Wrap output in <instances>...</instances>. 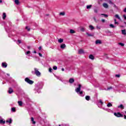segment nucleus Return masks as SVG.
I'll use <instances>...</instances> for the list:
<instances>
[{
	"label": "nucleus",
	"instance_id": "34",
	"mask_svg": "<svg viewBox=\"0 0 126 126\" xmlns=\"http://www.w3.org/2000/svg\"><path fill=\"white\" fill-rule=\"evenodd\" d=\"M87 35H88V36H93V34H92L91 33H89L88 32H87Z\"/></svg>",
	"mask_w": 126,
	"mask_h": 126
},
{
	"label": "nucleus",
	"instance_id": "50",
	"mask_svg": "<svg viewBox=\"0 0 126 126\" xmlns=\"http://www.w3.org/2000/svg\"><path fill=\"white\" fill-rule=\"evenodd\" d=\"M124 12H126V8H125V9H124Z\"/></svg>",
	"mask_w": 126,
	"mask_h": 126
},
{
	"label": "nucleus",
	"instance_id": "37",
	"mask_svg": "<svg viewBox=\"0 0 126 126\" xmlns=\"http://www.w3.org/2000/svg\"><path fill=\"white\" fill-rule=\"evenodd\" d=\"M49 71L52 72V71H53V69H52V68H49Z\"/></svg>",
	"mask_w": 126,
	"mask_h": 126
},
{
	"label": "nucleus",
	"instance_id": "57",
	"mask_svg": "<svg viewBox=\"0 0 126 126\" xmlns=\"http://www.w3.org/2000/svg\"><path fill=\"white\" fill-rule=\"evenodd\" d=\"M1 2H2V0H0V3H1Z\"/></svg>",
	"mask_w": 126,
	"mask_h": 126
},
{
	"label": "nucleus",
	"instance_id": "29",
	"mask_svg": "<svg viewBox=\"0 0 126 126\" xmlns=\"http://www.w3.org/2000/svg\"><path fill=\"white\" fill-rule=\"evenodd\" d=\"M109 26L111 28H115V26H114L113 24H110Z\"/></svg>",
	"mask_w": 126,
	"mask_h": 126
},
{
	"label": "nucleus",
	"instance_id": "51",
	"mask_svg": "<svg viewBox=\"0 0 126 126\" xmlns=\"http://www.w3.org/2000/svg\"><path fill=\"white\" fill-rule=\"evenodd\" d=\"M97 29H101V28L98 26L96 27Z\"/></svg>",
	"mask_w": 126,
	"mask_h": 126
},
{
	"label": "nucleus",
	"instance_id": "36",
	"mask_svg": "<svg viewBox=\"0 0 126 126\" xmlns=\"http://www.w3.org/2000/svg\"><path fill=\"white\" fill-rule=\"evenodd\" d=\"M30 54V51H28L26 53V55H29Z\"/></svg>",
	"mask_w": 126,
	"mask_h": 126
},
{
	"label": "nucleus",
	"instance_id": "11",
	"mask_svg": "<svg viewBox=\"0 0 126 126\" xmlns=\"http://www.w3.org/2000/svg\"><path fill=\"white\" fill-rule=\"evenodd\" d=\"M95 44H102V42H101V40H97L95 41Z\"/></svg>",
	"mask_w": 126,
	"mask_h": 126
},
{
	"label": "nucleus",
	"instance_id": "56",
	"mask_svg": "<svg viewBox=\"0 0 126 126\" xmlns=\"http://www.w3.org/2000/svg\"><path fill=\"white\" fill-rule=\"evenodd\" d=\"M94 21H96V18H94Z\"/></svg>",
	"mask_w": 126,
	"mask_h": 126
},
{
	"label": "nucleus",
	"instance_id": "58",
	"mask_svg": "<svg viewBox=\"0 0 126 126\" xmlns=\"http://www.w3.org/2000/svg\"><path fill=\"white\" fill-rule=\"evenodd\" d=\"M28 49H30V46H28Z\"/></svg>",
	"mask_w": 126,
	"mask_h": 126
},
{
	"label": "nucleus",
	"instance_id": "43",
	"mask_svg": "<svg viewBox=\"0 0 126 126\" xmlns=\"http://www.w3.org/2000/svg\"><path fill=\"white\" fill-rule=\"evenodd\" d=\"M94 12L95 13H97V12H98V10L97 9H94Z\"/></svg>",
	"mask_w": 126,
	"mask_h": 126
},
{
	"label": "nucleus",
	"instance_id": "31",
	"mask_svg": "<svg viewBox=\"0 0 126 126\" xmlns=\"http://www.w3.org/2000/svg\"><path fill=\"white\" fill-rule=\"evenodd\" d=\"M81 31H83V32L85 31V29H84V28L83 27H81Z\"/></svg>",
	"mask_w": 126,
	"mask_h": 126
},
{
	"label": "nucleus",
	"instance_id": "18",
	"mask_svg": "<svg viewBox=\"0 0 126 126\" xmlns=\"http://www.w3.org/2000/svg\"><path fill=\"white\" fill-rule=\"evenodd\" d=\"M61 49H64L65 48V44H63L61 45Z\"/></svg>",
	"mask_w": 126,
	"mask_h": 126
},
{
	"label": "nucleus",
	"instance_id": "28",
	"mask_svg": "<svg viewBox=\"0 0 126 126\" xmlns=\"http://www.w3.org/2000/svg\"><path fill=\"white\" fill-rule=\"evenodd\" d=\"M120 46H121V47H124V46H125V44L123 43H121V42H119L118 43Z\"/></svg>",
	"mask_w": 126,
	"mask_h": 126
},
{
	"label": "nucleus",
	"instance_id": "45",
	"mask_svg": "<svg viewBox=\"0 0 126 126\" xmlns=\"http://www.w3.org/2000/svg\"><path fill=\"white\" fill-rule=\"evenodd\" d=\"M38 50H39V51H41V50H42V47H41V46H40V47L38 48Z\"/></svg>",
	"mask_w": 126,
	"mask_h": 126
},
{
	"label": "nucleus",
	"instance_id": "59",
	"mask_svg": "<svg viewBox=\"0 0 126 126\" xmlns=\"http://www.w3.org/2000/svg\"><path fill=\"white\" fill-rule=\"evenodd\" d=\"M101 1H103V0H100Z\"/></svg>",
	"mask_w": 126,
	"mask_h": 126
},
{
	"label": "nucleus",
	"instance_id": "62",
	"mask_svg": "<svg viewBox=\"0 0 126 126\" xmlns=\"http://www.w3.org/2000/svg\"><path fill=\"white\" fill-rule=\"evenodd\" d=\"M59 126H61V125H59Z\"/></svg>",
	"mask_w": 126,
	"mask_h": 126
},
{
	"label": "nucleus",
	"instance_id": "8",
	"mask_svg": "<svg viewBox=\"0 0 126 126\" xmlns=\"http://www.w3.org/2000/svg\"><path fill=\"white\" fill-rule=\"evenodd\" d=\"M78 54H84V51H83V49H80L78 51Z\"/></svg>",
	"mask_w": 126,
	"mask_h": 126
},
{
	"label": "nucleus",
	"instance_id": "17",
	"mask_svg": "<svg viewBox=\"0 0 126 126\" xmlns=\"http://www.w3.org/2000/svg\"><path fill=\"white\" fill-rule=\"evenodd\" d=\"M86 100H87V101H89V100H90V96L89 95L86 96Z\"/></svg>",
	"mask_w": 126,
	"mask_h": 126
},
{
	"label": "nucleus",
	"instance_id": "38",
	"mask_svg": "<svg viewBox=\"0 0 126 126\" xmlns=\"http://www.w3.org/2000/svg\"><path fill=\"white\" fill-rule=\"evenodd\" d=\"M12 111L15 112V108H14V107L12 108Z\"/></svg>",
	"mask_w": 126,
	"mask_h": 126
},
{
	"label": "nucleus",
	"instance_id": "10",
	"mask_svg": "<svg viewBox=\"0 0 126 126\" xmlns=\"http://www.w3.org/2000/svg\"><path fill=\"white\" fill-rule=\"evenodd\" d=\"M6 122L8 123L9 124H11V123H12V120L11 119H8L6 120Z\"/></svg>",
	"mask_w": 126,
	"mask_h": 126
},
{
	"label": "nucleus",
	"instance_id": "5",
	"mask_svg": "<svg viewBox=\"0 0 126 126\" xmlns=\"http://www.w3.org/2000/svg\"><path fill=\"white\" fill-rule=\"evenodd\" d=\"M1 66L4 68L7 67V63H6L5 62L2 63L1 64Z\"/></svg>",
	"mask_w": 126,
	"mask_h": 126
},
{
	"label": "nucleus",
	"instance_id": "13",
	"mask_svg": "<svg viewBox=\"0 0 126 126\" xmlns=\"http://www.w3.org/2000/svg\"><path fill=\"white\" fill-rule=\"evenodd\" d=\"M115 17L116 18H117V19H119V20H121V18L120 17V16H119V15H118V14L115 15Z\"/></svg>",
	"mask_w": 126,
	"mask_h": 126
},
{
	"label": "nucleus",
	"instance_id": "1",
	"mask_svg": "<svg viewBox=\"0 0 126 126\" xmlns=\"http://www.w3.org/2000/svg\"><path fill=\"white\" fill-rule=\"evenodd\" d=\"M34 71H32V74H35L36 76L40 77V76H41V72L39 71V69L37 68H34Z\"/></svg>",
	"mask_w": 126,
	"mask_h": 126
},
{
	"label": "nucleus",
	"instance_id": "6",
	"mask_svg": "<svg viewBox=\"0 0 126 126\" xmlns=\"http://www.w3.org/2000/svg\"><path fill=\"white\" fill-rule=\"evenodd\" d=\"M13 93V90H12V88H9L8 91V93H9V94H11V93Z\"/></svg>",
	"mask_w": 126,
	"mask_h": 126
},
{
	"label": "nucleus",
	"instance_id": "41",
	"mask_svg": "<svg viewBox=\"0 0 126 126\" xmlns=\"http://www.w3.org/2000/svg\"><path fill=\"white\" fill-rule=\"evenodd\" d=\"M111 89H113V88L112 87H109L108 88V90H110Z\"/></svg>",
	"mask_w": 126,
	"mask_h": 126
},
{
	"label": "nucleus",
	"instance_id": "27",
	"mask_svg": "<svg viewBox=\"0 0 126 126\" xmlns=\"http://www.w3.org/2000/svg\"><path fill=\"white\" fill-rule=\"evenodd\" d=\"M70 33H71V34H73V33H75V32L73 30H70Z\"/></svg>",
	"mask_w": 126,
	"mask_h": 126
},
{
	"label": "nucleus",
	"instance_id": "2",
	"mask_svg": "<svg viewBox=\"0 0 126 126\" xmlns=\"http://www.w3.org/2000/svg\"><path fill=\"white\" fill-rule=\"evenodd\" d=\"M81 90V85L80 84H79L78 87L75 89V91L78 94H79L80 96H83V95H82V94H83V92L80 91Z\"/></svg>",
	"mask_w": 126,
	"mask_h": 126
},
{
	"label": "nucleus",
	"instance_id": "49",
	"mask_svg": "<svg viewBox=\"0 0 126 126\" xmlns=\"http://www.w3.org/2000/svg\"><path fill=\"white\" fill-rule=\"evenodd\" d=\"M101 21H102V22L104 23V22H105V20L104 19H102V20H101Z\"/></svg>",
	"mask_w": 126,
	"mask_h": 126
},
{
	"label": "nucleus",
	"instance_id": "35",
	"mask_svg": "<svg viewBox=\"0 0 126 126\" xmlns=\"http://www.w3.org/2000/svg\"><path fill=\"white\" fill-rule=\"evenodd\" d=\"M99 102L100 103V104H101V105H103V101H102V100H101V99H100V100H99Z\"/></svg>",
	"mask_w": 126,
	"mask_h": 126
},
{
	"label": "nucleus",
	"instance_id": "30",
	"mask_svg": "<svg viewBox=\"0 0 126 126\" xmlns=\"http://www.w3.org/2000/svg\"><path fill=\"white\" fill-rule=\"evenodd\" d=\"M53 69H54V70H57V69H58V67H57V66H54Z\"/></svg>",
	"mask_w": 126,
	"mask_h": 126
},
{
	"label": "nucleus",
	"instance_id": "20",
	"mask_svg": "<svg viewBox=\"0 0 126 126\" xmlns=\"http://www.w3.org/2000/svg\"><path fill=\"white\" fill-rule=\"evenodd\" d=\"M6 17V14L5 13H3V16H2V19H5V18Z\"/></svg>",
	"mask_w": 126,
	"mask_h": 126
},
{
	"label": "nucleus",
	"instance_id": "19",
	"mask_svg": "<svg viewBox=\"0 0 126 126\" xmlns=\"http://www.w3.org/2000/svg\"><path fill=\"white\" fill-rule=\"evenodd\" d=\"M31 121L32 122V124H33V125H35V124H36V122L34 121V118L33 117L31 118Z\"/></svg>",
	"mask_w": 126,
	"mask_h": 126
},
{
	"label": "nucleus",
	"instance_id": "21",
	"mask_svg": "<svg viewBox=\"0 0 126 126\" xmlns=\"http://www.w3.org/2000/svg\"><path fill=\"white\" fill-rule=\"evenodd\" d=\"M89 59L91 60H94V56H93L92 55H90L89 56Z\"/></svg>",
	"mask_w": 126,
	"mask_h": 126
},
{
	"label": "nucleus",
	"instance_id": "7",
	"mask_svg": "<svg viewBox=\"0 0 126 126\" xmlns=\"http://www.w3.org/2000/svg\"><path fill=\"white\" fill-rule=\"evenodd\" d=\"M103 6L105 8H108L109 7V5H108V4H107L106 3H103Z\"/></svg>",
	"mask_w": 126,
	"mask_h": 126
},
{
	"label": "nucleus",
	"instance_id": "61",
	"mask_svg": "<svg viewBox=\"0 0 126 126\" xmlns=\"http://www.w3.org/2000/svg\"><path fill=\"white\" fill-rule=\"evenodd\" d=\"M126 114V111L125 112Z\"/></svg>",
	"mask_w": 126,
	"mask_h": 126
},
{
	"label": "nucleus",
	"instance_id": "52",
	"mask_svg": "<svg viewBox=\"0 0 126 126\" xmlns=\"http://www.w3.org/2000/svg\"><path fill=\"white\" fill-rule=\"evenodd\" d=\"M62 71H64V68H62Z\"/></svg>",
	"mask_w": 126,
	"mask_h": 126
},
{
	"label": "nucleus",
	"instance_id": "14",
	"mask_svg": "<svg viewBox=\"0 0 126 126\" xmlns=\"http://www.w3.org/2000/svg\"><path fill=\"white\" fill-rule=\"evenodd\" d=\"M18 104H19V105L20 106V107H21L22 106V105H23V103H22V101H18Z\"/></svg>",
	"mask_w": 126,
	"mask_h": 126
},
{
	"label": "nucleus",
	"instance_id": "22",
	"mask_svg": "<svg viewBox=\"0 0 126 126\" xmlns=\"http://www.w3.org/2000/svg\"><path fill=\"white\" fill-rule=\"evenodd\" d=\"M113 106V104H112L111 103L109 102L108 104H107V107L108 108H110V107H112Z\"/></svg>",
	"mask_w": 126,
	"mask_h": 126
},
{
	"label": "nucleus",
	"instance_id": "32",
	"mask_svg": "<svg viewBox=\"0 0 126 126\" xmlns=\"http://www.w3.org/2000/svg\"><path fill=\"white\" fill-rule=\"evenodd\" d=\"M60 14L61 15L63 16V15H64V14H65V13L64 12H61V13H60Z\"/></svg>",
	"mask_w": 126,
	"mask_h": 126
},
{
	"label": "nucleus",
	"instance_id": "3",
	"mask_svg": "<svg viewBox=\"0 0 126 126\" xmlns=\"http://www.w3.org/2000/svg\"><path fill=\"white\" fill-rule=\"evenodd\" d=\"M114 116L115 117H117L118 118H124V115L120 112L117 113H114Z\"/></svg>",
	"mask_w": 126,
	"mask_h": 126
},
{
	"label": "nucleus",
	"instance_id": "47",
	"mask_svg": "<svg viewBox=\"0 0 126 126\" xmlns=\"http://www.w3.org/2000/svg\"><path fill=\"white\" fill-rule=\"evenodd\" d=\"M38 55H39V57H42V54L39 53Z\"/></svg>",
	"mask_w": 126,
	"mask_h": 126
},
{
	"label": "nucleus",
	"instance_id": "60",
	"mask_svg": "<svg viewBox=\"0 0 126 126\" xmlns=\"http://www.w3.org/2000/svg\"><path fill=\"white\" fill-rule=\"evenodd\" d=\"M114 7H117V6H116V5H114Z\"/></svg>",
	"mask_w": 126,
	"mask_h": 126
},
{
	"label": "nucleus",
	"instance_id": "15",
	"mask_svg": "<svg viewBox=\"0 0 126 126\" xmlns=\"http://www.w3.org/2000/svg\"><path fill=\"white\" fill-rule=\"evenodd\" d=\"M89 28H90V30H94V27H93V26H92V25L89 26Z\"/></svg>",
	"mask_w": 126,
	"mask_h": 126
},
{
	"label": "nucleus",
	"instance_id": "42",
	"mask_svg": "<svg viewBox=\"0 0 126 126\" xmlns=\"http://www.w3.org/2000/svg\"><path fill=\"white\" fill-rule=\"evenodd\" d=\"M26 29H27L28 31H29L30 30V28H28V27H26Z\"/></svg>",
	"mask_w": 126,
	"mask_h": 126
},
{
	"label": "nucleus",
	"instance_id": "55",
	"mask_svg": "<svg viewBox=\"0 0 126 126\" xmlns=\"http://www.w3.org/2000/svg\"><path fill=\"white\" fill-rule=\"evenodd\" d=\"M124 119H125V120H126V116L124 115Z\"/></svg>",
	"mask_w": 126,
	"mask_h": 126
},
{
	"label": "nucleus",
	"instance_id": "23",
	"mask_svg": "<svg viewBox=\"0 0 126 126\" xmlns=\"http://www.w3.org/2000/svg\"><path fill=\"white\" fill-rule=\"evenodd\" d=\"M58 42L59 43H63V39L60 38L58 40Z\"/></svg>",
	"mask_w": 126,
	"mask_h": 126
},
{
	"label": "nucleus",
	"instance_id": "25",
	"mask_svg": "<svg viewBox=\"0 0 126 126\" xmlns=\"http://www.w3.org/2000/svg\"><path fill=\"white\" fill-rule=\"evenodd\" d=\"M118 108H121V109H124V105H123V104H121L120 106H118Z\"/></svg>",
	"mask_w": 126,
	"mask_h": 126
},
{
	"label": "nucleus",
	"instance_id": "39",
	"mask_svg": "<svg viewBox=\"0 0 126 126\" xmlns=\"http://www.w3.org/2000/svg\"><path fill=\"white\" fill-rule=\"evenodd\" d=\"M108 2H109V3L111 4H113V2H112V1L111 0H109L108 1Z\"/></svg>",
	"mask_w": 126,
	"mask_h": 126
},
{
	"label": "nucleus",
	"instance_id": "26",
	"mask_svg": "<svg viewBox=\"0 0 126 126\" xmlns=\"http://www.w3.org/2000/svg\"><path fill=\"white\" fill-rule=\"evenodd\" d=\"M15 3H16V4H19V0H15Z\"/></svg>",
	"mask_w": 126,
	"mask_h": 126
},
{
	"label": "nucleus",
	"instance_id": "24",
	"mask_svg": "<svg viewBox=\"0 0 126 126\" xmlns=\"http://www.w3.org/2000/svg\"><path fill=\"white\" fill-rule=\"evenodd\" d=\"M92 7V5H89L87 6V9H89Z\"/></svg>",
	"mask_w": 126,
	"mask_h": 126
},
{
	"label": "nucleus",
	"instance_id": "46",
	"mask_svg": "<svg viewBox=\"0 0 126 126\" xmlns=\"http://www.w3.org/2000/svg\"><path fill=\"white\" fill-rule=\"evenodd\" d=\"M18 42L19 44H21V40H18Z\"/></svg>",
	"mask_w": 126,
	"mask_h": 126
},
{
	"label": "nucleus",
	"instance_id": "54",
	"mask_svg": "<svg viewBox=\"0 0 126 126\" xmlns=\"http://www.w3.org/2000/svg\"><path fill=\"white\" fill-rule=\"evenodd\" d=\"M114 21H115V22H117V19H114Z\"/></svg>",
	"mask_w": 126,
	"mask_h": 126
},
{
	"label": "nucleus",
	"instance_id": "16",
	"mask_svg": "<svg viewBox=\"0 0 126 126\" xmlns=\"http://www.w3.org/2000/svg\"><path fill=\"white\" fill-rule=\"evenodd\" d=\"M122 33L123 35H126V30H122Z\"/></svg>",
	"mask_w": 126,
	"mask_h": 126
},
{
	"label": "nucleus",
	"instance_id": "48",
	"mask_svg": "<svg viewBox=\"0 0 126 126\" xmlns=\"http://www.w3.org/2000/svg\"><path fill=\"white\" fill-rule=\"evenodd\" d=\"M114 24L119 25V23H118L117 22H115Z\"/></svg>",
	"mask_w": 126,
	"mask_h": 126
},
{
	"label": "nucleus",
	"instance_id": "12",
	"mask_svg": "<svg viewBox=\"0 0 126 126\" xmlns=\"http://www.w3.org/2000/svg\"><path fill=\"white\" fill-rule=\"evenodd\" d=\"M0 124L4 125L5 124V121H3V120L1 119L0 120Z\"/></svg>",
	"mask_w": 126,
	"mask_h": 126
},
{
	"label": "nucleus",
	"instance_id": "33",
	"mask_svg": "<svg viewBox=\"0 0 126 126\" xmlns=\"http://www.w3.org/2000/svg\"><path fill=\"white\" fill-rule=\"evenodd\" d=\"M101 15H103L104 16V17H108V15H106L105 14H101Z\"/></svg>",
	"mask_w": 126,
	"mask_h": 126
},
{
	"label": "nucleus",
	"instance_id": "44",
	"mask_svg": "<svg viewBox=\"0 0 126 126\" xmlns=\"http://www.w3.org/2000/svg\"><path fill=\"white\" fill-rule=\"evenodd\" d=\"M123 17L124 18V19H125V20H126V15H123Z\"/></svg>",
	"mask_w": 126,
	"mask_h": 126
},
{
	"label": "nucleus",
	"instance_id": "9",
	"mask_svg": "<svg viewBox=\"0 0 126 126\" xmlns=\"http://www.w3.org/2000/svg\"><path fill=\"white\" fill-rule=\"evenodd\" d=\"M69 83H73L74 82V79L73 78H70L69 80Z\"/></svg>",
	"mask_w": 126,
	"mask_h": 126
},
{
	"label": "nucleus",
	"instance_id": "4",
	"mask_svg": "<svg viewBox=\"0 0 126 126\" xmlns=\"http://www.w3.org/2000/svg\"><path fill=\"white\" fill-rule=\"evenodd\" d=\"M26 82H27V83H29V84H33L34 83V81L30 80L28 78H26L25 79Z\"/></svg>",
	"mask_w": 126,
	"mask_h": 126
},
{
	"label": "nucleus",
	"instance_id": "53",
	"mask_svg": "<svg viewBox=\"0 0 126 126\" xmlns=\"http://www.w3.org/2000/svg\"><path fill=\"white\" fill-rule=\"evenodd\" d=\"M33 53H34V54H37V52H36V51H34L33 52Z\"/></svg>",
	"mask_w": 126,
	"mask_h": 126
},
{
	"label": "nucleus",
	"instance_id": "40",
	"mask_svg": "<svg viewBox=\"0 0 126 126\" xmlns=\"http://www.w3.org/2000/svg\"><path fill=\"white\" fill-rule=\"evenodd\" d=\"M115 76L116 77H120L121 76V75L120 74H117V75H115Z\"/></svg>",
	"mask_w": 126,
	"mask_h": 126
}]
</instances>
